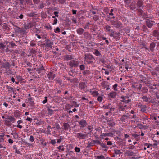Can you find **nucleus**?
Here are the masks:
<instances>
[{
    "label": "nucleus",
    "instance_id": "nucleus-19",
    "mask_svg": "<svg viewBox=\"0 0 159 159\" xmlns=\"http://www.w3.org/2000/svg\"><path fill=\"white\" fill-rule=\"evenodd\" d=\"M84 30L81 28H79L76 30L77 33L80 35H81L84 34Z\"/></svg>",
    "mask_w": 159,
    "mask_h": 159
},
{
    "label": "nucleus",
    "instance_id": "nucleus-62",
    "mask_svg": "<svg viewBox=\"0 0 159 159\" xmlns=\"http://www.w3.org/2000/svg\"><path fill=\"white\" fill-rule=\"evenodd\" d=\"M29 140L31 142H33L34 140V136L32 135L30 136Z\"/></svg>",
    "mask_w": 159,
    "mask_h": 159
},
{
    "label": "nucleus",
    "instance_id": "nucleus-41",
    "mask_svg": "<svg viewBox=\"0 0 159 159\" xmlns=\"http://www.w3.org/2000/svg\"><path fill=\"white\" fill-rule=\"evenodd\" d=\"M111 133H103L101 136H111L112 135Z\"/></svg>",
    "mask_w": 159,
    "mask_h": 159
},
{
    "label": "nucleus",
    "instance_id": "nucleus-60",
    "mask_svg": "<svg viewBox=\"0 0 159 159\" xmlns=\"http://www.w3.org/2000/svg\"><path fill=\"white\" fill-rule=\"evenodd\" d=\"M30 53L35 54L37 52V51L34 49H32L30 51Z\"/></svg>",
    "mask_w": 159,
    "mask_h": 159
},
{
    "label": "nucleus",
    "instance_id": "nucleus-55",
    "mask_svg": "<svg viewBox=\"0 0 159 159\" xmlns=\"http://www.w3.org/2000/svg\"><path fill=\"white\" fill-rule=\"evenodd\" d=\"M134 4L133 3L130 6V8H131V9H132V10L135 9L137 7H137V5H136L134 4Z\"/></svg>",
    "mask_w": 159,
    "mask_h": 159
},
{
    "label": "nucleus",
    "instance_id": "nucleus-53",
    "mask_svg": "<svg viewBox=\"0 0 159 159\" xmlns=\"http://www.w3.org/2000/svg\"><path fill=\"white\" fill-rule=\"evenodd\" d=\"M118 84H115L114 85H113L112 86L113 90L115 91V92H116V91H117V87L118 86Z\"/></svg>",
    "mask_w": 159,
    "mask_h": 159
},
{
    "label": "nucleus",
    "instance_id": "nucleus-9",
    "mask_svg": "<svg viewBox=\"0 0 159 159\" xmlns=\"http://www.w3.org/2000/svg\"><path fill=\"white\" fill-rule=\"evenodd\" d=\"M116 92L115 91H112L108 94V97L109 99L116 98Z\"/></svg>",
    "mask_w": 159,
    "mask_h": 159
},
{
    "label": "nucleus",
    "instance_id": "nucleus-48",
    "mask_svg": "<svg viewBox=\"0 0 159 159\" xmlns=\"http://www.w3.org/2000/svg\"><path fill=\"white\" fill-rule=\"evenodd\" d=\"M66 148L68 150L72 149L73 148V147L71 144H69L66 146Z\"/></svg>",
    "mask_w": 159,
    "mask_h": 159
},
{
    "label": "nucleus",
    "instance_id": "nucleus-3",
    "mask_svg": "<svg viewBox=\"0 0 159 159\" xmlns=\"http://www.w3.org/2000/svg\"><path fill=\"white\" fill-rule=\"evenodd\" d=\"M79 61L77 59H72L67 63V65L70 68L77 67L79 65Z\"/></svg>",
    "mask_w": 159,
    "mask_h": 159
},
{
    "label": "nucleus",
    "instance_id": "nucleus-51",
    "mask_svg": "<svg viewBox=\"0 0 159 159\" xmlns=\"http://www.w3.org/2000/svg\"><path fill=\"white\" fill-rule=\"evenodd\" d=\"M34 13L33 12H31L30 13H27V16L30 17H32L34 16Z\"/></svg>",
    "mask_w": 159,
    "mask_h": 159
},
{
    "label": "nucleus",
    "instance_id": "nucleus-29",
    "mask_svg": "<svg viewBox=\"0 0 159 159\" xmlns=\"http://www.w3.org/2000/svg\"><path fill=\"white\" fill-rule=\"evenodd\" d=\"M105 31L107 32H108L109 33H111V27L108 25H107L105 26Z\"/></svg>",
    "mask_w": 159,
    "mask_h": 159
},
{
    "label": "nucleus",
    "instance_id": "nucleus-10",
    "mask_svg": "<svg viewBox=\"0 0 159 159\" xmlns=\"http://www.w3.org/2000/svg\"><path fill=\"white\" fill-rule=\"evenodd\" d=\"M79 124L80 125V127L83 128L85 127L87 125V123L86 120H81L79 122Z\"/></svg>",
    "mask_w": 159,
    "mask_h": 159
},
{
    "label": "nucleus",
    "instance_id": "nucleus-8",
    "mask_svg": "<svg viewBox=\"0 0 159 159\" xmlns=\"http://www.w3.org/2000/svg\"><path fill=\"white\" fill-rule=\"evenodd\" d=\"M84 38L86 40H90L92 38L91 35L88 31L84 32L83 34Z\"/></svg>",
    "mask_w": 159,
    "mask_h": 159
},
{
    "label": "nucleus",
    "instance_id": "nucleus-52",
    "mask_svg": "<svg viewBox=\"0 0 159 159\" xmlns=\"http://www.w3.org/2000/svg\"><path fill=\"white\" fill-rule=\"evenodd\" d=\"M96 157V159H105V157L102 155L97 156Z\"/></svg>",
    "mask_w": 159,
    "mask_h": 159
},
{
    "label": "nucleus",
    "instance_id": "nucleus-28",
    "mask_svg": "<svg viewBox=\"0 0 159 159\" xmlns=\"http://www.w3.org/2000/svg\"><path fill=\"white\" fill-rule=\"evenodd\" d=\"M7 118V119L9 120L10 122H11L13 123H14L16 121L15 118L12 116H8Z\"/></svg>",
    "mask_w": 159,
    "mask_h": 159
},
{
    "label": "nucleus",
    "instance_id": "nucleus-23",
    "mask_svg": "<svg viewBox=\"0 0 159 159\" xmlns=\"http://www.w3.org/2000/svg\"><path fill=\"white\" fill-rule=\"evenodd\" d=\"M108 125L109 127H111L114 126L115 125V122L113 121H111L110 120H107Z\"/></svg>",
    "mask_w": 159,
    "mask_h": 159
},
{
    "label": "nucleus",
    "instance_id": "nucleus-20",
    "mask_svg": "<svg viewBox=\"0 0 159 159\" xmlns=\"http://www.w3.org/2000/svg\"><path fill=\"white\" fill-rule=\"evenodd\" d=\"M153 22L148 20H147L146 22V24L148 28H151L153 25Z\"/></svg>",
    "mask_w": 159,
    "mask_h": 159
},
{
    "label": "nucleus",
    "instance_id": "nucleus-22",
    "mask_svg": "<svg viewBox=\"0 0 159 159\" xmlns=\"http://www.w3.org/2000/svg\"><path fill=\"white\" fill-rule=\"evenodd\" d=\"M129 118L127 115H123L120 119V120L122 122H125Z\"/></svg>",
    "mask_w": 159,
    "mask_h": 159
},
{
    "label": "nucleus",
    "instance_id": "nucleus-2",
    "mask_svg": "<svg viewBox=\"0 0 159 159\" xmlns=\"http://www.w3.org/2000/svg\"><path fill=\"white\" fill-rule=\"evenodd\" d=\"M85 61L89 64H92L95 60L94 57L91 54H85L84 56Z\"/></svg>",
    "mask_w": 159,
    "mask_h": 159
},
{
    "label": "nucleus",
    "instance_id": "nucleus-7",
    "mask_svg": "<svg viewBox=\"0 0 159 159\" xmlns=\"http://www.w3.org/2000/svg\"><path fill=\"white\" fill-rule=\"evenodd\" d=\"M14 26H16L14 30L17 33H22L25 32V30L22 28H20L16 26V25H13Z\"/></svg>",
    "mask_w": 159,
    "mask_h": 159
},
{
    "label": "nucleus",
    "instance_id": "nucleus-18",
    "mask_svg": "<svg viewBox=\"0 0 159 159\" xmlns=\"http://www.w3.org/2000/svg\"><path fill=\"white\" fill-rule=\"evenodd\" d=\"M48 75L50 80H53L55 76V74H53L52 72H51L48 73Z\"/></svg>",
    "mask_w": 159,
    "mask_h": 159
},
{
    "label": "nucleus",
    "instance_id": "nucleus-15",
    "mask_svg": "<svg viewBox=\"0 0 159 159\" xmlns=\"http://www.w3.org/2000/svg\"><path fill=\"white\" fill-rule=\"evenodd\" d=\"M34 26V24L32 22H30L24 25V28L25 29H29L32 28Z\"/></svg>",
    "mask_w": 159,
    "mask_h": 159
},
{
    "label": "nucleus",
    "instance_id": "nucleus-43",
    "mask_svg": "<svg viewBox=\"0 0 159 159\" xmlns=\"http://www.w3.org/2000/svg\"><path fill=\"white\" fill-rule=\"evenodd\" d=\"M6 47V45L5 43H0V49H4Z\"/></svg>",
    "mask_w": 159,
    "mask_h": 159
},
{
    "label": "nucleus",
    "instance_id": "nucleus-21",
    "mask_svg": "<svg viewBox=\"0 0 159 159\" xmlns=\"http://www.w3.org/2000/svg\"><path fill=\"white\" fill-rule=\"evenodd\" d=\"M2 66L6 69H8L10 67V65L8 62H7L3 64Z\"/></svg>",
    "mask_w": 159,
    "mask_h": 159
},
{
    "label": "nucleus",
    "instance_id": "nucleus-57",
    "mask_svg": "<svg viewBox=\"0 0 159 159\" xmlns=\"http://www.w3.org/2000/svg\"><path fill=\"white\" fill-rule=\"evenodd\" d=\"M92 142L93 143H94V145L95 144H99L100 143V142L99 140H93L92 141Z\"/></svg>",
    "mask_w": 159,
    "mask_h": 159
},
{
    "label": "nucleus",
    "instance_id": "nucleus-11",
    "mask_svg": "<svg viewBox=\"0 0 159 159\" xmlns=\"http://www.w3.org/2000/svg\"><path fill=\"white\" fill-rule=\"evenodd\" d=\"M64 59L66 61L71 60L73 59V56L72 55L67 54L64 56Z\"/></svg>",
    "mask_w": 159,
    "mask_h": 159
},
{
    "label": "nucleus",
    "instance_id": "nucleus-59",
    "mask_svg": "<svg viewBox=\"0 0 159 159\" xmlns=\"http://www.w3.org/2000/svg\"><path fill=\"white\" fill-rule=\"evenodd\" d=\"M30 44L31 46H34L36 45V44L35 43V41L34 40L31 41Z\"/></svg>",
    "mask_w": 159,
    "mask_h": 159
},
{
    "label": "nucleus",
    "instance_id": "nucleus-27",
    "mask_svg": "<svg viewBox=\"0 0 159 159\" xmlns=\"http://www.w3.org/2000/svg\"><path fill=\"white\" fill-rule=\"evenodd\" d=\"M52 128H54L58 130H60L61 129L60 125L57 122H56L55 123L54 125H53V127H52Z\"/></svg>",
    "mask_w": 159,
    "mask_h": 159
},
{
    "label": "nucleus",
    "instance_id": "nucleus-14",
    "mask_svg": "<svg viewBox=\"0 0 159 159\" xmlns=\"http://www.w3.org/2000/svg\"><path fill=\"white\" fill-rule=\"evenodd\" d=\"M125 154L128 156H135V153L131 151L127 150L125 152Z\"/></svg>",
    "mask_w": 159,
    "mask_h": 159
},
{
    "label": "nucleus",
    "instance_id": "nucleus-47",
    "mask_svg": "<svg viewBox=\"0 0 159 159\" xmlns=\"http://www.w3.org/2000/svg\"><path fill=\"white\" fill-rule=\"evenodd\" d=\"M115 153L116 154H120L122 153V152L118 149H115L114 150Z\"/></svg>",
    "mask_w": 159,
    "mask_h": 159
},
{
    "label": "nucleus",
    "instance_id": "nucleus-46",
    "mask_svg": "<svg viewBox=\"0 0 159 159\" xmlns=\"http://www.w3.org/2000/svg\"><path fill=\"white\" fill-rule=\"evenodd\" d=\"M146 78L145 77H143L142 79L141 80H140V81L141 82H143L145 83V84H148V82H147L146 81Z\"/></svg>",
    "mask_w": 159,
    "mask_h": 159
},
{
    "label": "nucleus",
    "instance_id": "nucleus-56",
    "mask_svg": "<svg viewBox=\"0 0 159 159\" xmlns=\"http://www.w3.org/2000/svg\"><path fill=\"white\" fill-rule=\"evenodd\" d=\"M80 70H84L85 68V66L84 65H81L80 66Z\"/></svg>",
    "mask_w": 159,
    "mask_h": 159
},
{
    "label": "nucleus",
    "instance_id": "nucleus-13",
    "mask_svg": "<svg viewBox=\"0 0 159 159\" xmlns=\"http://www.w3.org/2000/svg\"><path fill=\"white\" fill-rule=\"evenodd\" d=\"M26 103H29L30 105L33 106L34 104V98L30 97L28 99L27 101L25 102Z\"/></svg>",
    "mask_w": 159,
    "mask_h": 159
},
{
    "label": "nucleus",
    "instance_id": "nucleus-16",
    "mask_svg": "<svg viewBox=\"0 0 159 159\" xmlns=\"http://www.w3.org/2000/svg\"><path fill=\"white\" fill-rule=\"evenodd\" d=\"M109 83L106 81H103L101 83V85L104 87V88H106L107 87H109Z\"/></svg>",
    "mask_w": 159,
    "mask_h": 159
},
{
    "label": "nucleus",
    "instance_id": "nucleus-50",
    "mask_svg": "<svg viewBox=\"0 0 159 159\" xmlns=\"http://www.w3.org/2000/svg\"><path fill=\"white\" fill-rule=\"evenodd\" d=\"M126 148L129 149H135V147L133 145L130 144Z\"/></svg>",
    "mask_w": 159,
    "mask_h": 159
},
{
    "label": "nucleus",
    "instance_id": "nucleus-39",
    "mask_svg": "<svg viewBox=\"0 0 159 159\" xmlns=\"http://www.w3.org/2000/svg\"><path fill=\"white\" fill-rule=\"evenodd\" d=\"M147 107L145 105H143V107L141 109V111L143 112H146Z\"/></svg>",
    "mask_w": 159,
    "mask_h": 159
},
{
    "label": "nucleus",
    "instance_id": "nucleus-63",
    "mask_svg": "<svg viewBox=\"0 0 159 159\" xmlns=\"http://www.w3.org/2000/svg\"><path fill=\"white\" fill-rule=\"evenodd\" d=\"M75 151L77 152H79L80 151V149L79 148L77 147L75 148Z\"/></svg>",
    "mask_w": 159,
    "mask_h": 159
},
{
    "label": "nucleus",
    "instance_id": "nucleus-31",
    "mask_svg": "<svg viewBox=\"0 0 159 159\" xmlns=\"http://www.w3.org/2000/svg\"><path fill=\"white\" fill-rule=\"evenodd\" d=\"M47 130L46 131V133L49 135H51V129H52V128L49 125L47 127Z\"/></svg>",
    "mask_w": 159,
    "mask_h": 159
},
{
    "label": "nucleus",
    "instance_id": "nucleus-40",
    "mask_svg": "<svg viewBox=\"0 0 159 159\" xmlns=\"http://www.w3.org/2000/svg\"><path fill=\"white\" fill-rule=\"evenodd\" d=\"M141 45L146 50L149 51V48L146 47V43L143 42L141 43Z\"/></svg>",
    "mask_w": 159,
    "mask_h": 159
},
{
    "label": "nucleus",
    "instance_id": "nucleus-44",
    "mask_svg": "<svg viewBox=\"0 0 159 159\" xmlns=\"http://www.w3.org/2000/svg\"><path fill=\"white\" fill-rule=\"evenodd\" d=\"M5 135L4 133H2V134L0 135V141L2 142L4 140V139H3V137Z\"/></svg>",
    "mask_w": 159,
    "mask_h": 159
},
{
    "label": "nucleus",
    "instance_id": "nucleus-64",
    "mask_svg": "<svg viewBox=\"0 0 159 159\" xmlns=\"http://www.w3.org/2000/svg\"><path fill=\"white\" fill-rule=\"evenodd\" d=\"M6 88L8 89V91H12L13 90V88L12 87L9 86H6Z\"/></svg>",
    "mask_w": 159,
    "mask_h": 159
},
{
    "label": "nucleus",
    "instance_id": "nucleus-12",
    "mask_svg": "<svg viewBox=\"0 0 159 159\" xmlns=\"http://www.w3.org/2000/svg\"><path fill=\"white\" fill-rule=\"evenodd\" d=\"M156 44L154 42H152L150 45L149 51H150L152 52H153L154 51V48L155 47Z\"/></svg>",
    "mask_w": 159,
    "mask_h": 159
},
{
    "label": "nucleus",
    "instance_id": "nucleus-35",
    "mask_svg": "<svg viewBox=\"0 0 159 159\" xmlns=\"http://www.w3.org/2000/svg\"><path fill=\"white\" fill-rule=\"evenodd\" d=\"M57 148L59 149V151L60 152V151H64L65 150V148L64 147V146L62 145H60L57 147Z\"/></svg>",
    "mask_w": 159,
    "mask_h": 159
},
{
    "label": "nucleus",
    "instance_id": "nucleus-45",
    "mask_svg": "<svg viewBox=\"0 0 159 159\" xmlns=\"http://www.w3.org/2000/svg\"><path fill=\"white\" fill-rule=\"evenodd\" d=\"M93 18L94 20L96 21L99 20L100 17L98 16L95 15L93 16Z\"/></svg>",
    "mask_w": 159,
    "mask_h": 159
},
{
    "label": "nucleus",
    "instance_id": "nucleus-6",
    "mask_svg": "<svg viewBox=\"0 0 159 159\" xmlns=\"http://www.w3.org/2000/svg\"><path fill=\"white\" fill-rule=\"evenodd\" d=\"M53 44V42L49 40H47L46 42L45 43L44 45L47 48H52V45Z\"/></svg>",
    "mask_w": 159,
    "mask_h": 159
},
{
    "label": "nucleus",
    "instance_id": "nucleus-54",
    "mask_svg": "<svg viewBox=\"0 0 159 159\" xmlns=\"http://www.w3.org/2000/svg\"><path fill=\"white\" fill-rule=\"evenodd\" d=\"M24 17V16L22 14H20V16L17 15L16 16V19H22Z\"/></svg>",
    "mask_w": 159,
    "mask_h": 159
},
{
    "label": "nucleus",
    "instance_id": "nucleus-58",
    "mask_svg": "<svg viewBox=\"0 0 159 159\" xmlns=\"http://www.w3.org/2000/svg\"><path fill=\"white\" fill-rule=\"evenodd\" d=\"M90 72L89 70H86L83 72L84 75H88L90 74Z\"/></svg>",
    "mask_w": 159,
    "mask_h": 159
},
{
    "label": "nucleus",
    "instance_id": "nucleus-26",
    "mask_svg": "<svg viewBox=\"0 0 159 159\" xmlns=\"http://www.w3.org/2000/svg\"><path fill=\"white\" fill-rule=\"evenodd\" d=\"M122 23L118 21H117L116 23L113 25V26L116 28H119L122 25Z\"/></svg>",
    "mask_w": 159,
    "mask_h": 159
},
{
    "label": "nucleus",
    "instance_id": "nucleus-36",
    "mask_svg": "<svg viewBox=\"0 0 159 159\" xmlns=\"http://www.w3.org/2000/svg\"><path fill=\"white\" fill-rule=\"evenodd\" d=\"M99 144L102 147L105 148L104 149L105 151H106L107 150V147L105 144H104L103 143H100Z\"/></svg>",
    "mask_w": 159,
    "mask_h": 159
},
{
    "label": "nucleus",
    "instance_id": "nucleus-5",
    "mask_svg": "<svg viewBox=\"0 0 159 159\" xmlns=\"http://www.w3.org/2000/svg\"><path fill=\"white\" fill-rule=\"evenodd\" d=\"M76 136L79 139H84L86 138L87 135L84 134L80 132L76 134Z\"/></svg>",
    "mask_w": 159,
    "mask_h": 159
},
{
    "label": "nucleus",
    "instance_id": "nucleus-1",
    "mask_svg": "<svg viewBox=\"0 0 159 159\" xmlns=\"http://www.w3.org/2000/svg\"><path fill=\"white\" fill-rule=\"evenodd\" d=\"M129 97L127 96H121L122 99L121 102L120 103L119 110L120 111H125V109L130 107L131 105L129 103L131 100L129 99Z\"/></svg>",
    "mask_w": 159,
    "mask_h": 159
},
{
    "label": "nucleus",
    "instance_id": "nucleus-42",
    "mask_svg": "<svg viewBox=\"0 0 159 159\" xmlns=\"http://www.w3.org/2000/svg\"><path fill=\"white\" fill-rule=\"evenodd\" d=\"M159 34V32L157 30H155L153 31V35L155 37H157Z\"/></svg>",
    "mask_w": 159,
    "mask_h": 159
},
{
    "label": "nucleus",
    "instance_id": "nucleus-30",
    "mask_svg": "<svg viewBox=\"0 0 159 159\" xmlns=\"http://www.w3.org/2000/svg\"><path fill=\"white\" fill-rule=\"evenodd\" d=\"M64 139V136H60L58 137V138L57 139V143H60L62 142Z\"/></svg>",
    "mask_w": 159,
    "mask_h": 159
},
{
    "label": "nucleus",
    "instance_id": "nucleus-38",
    "mask_svg": "<svg viewBox=\"0 0 159 159\" xmlns=\"http://www.w3.org/2000/svg\"><path fill=\"white\" fill-rule=\"evenodd\" d=\"M94 50V54L96 56H98L101 55V54L97 49H95Z\"/></svg>",
    "mask_w": 159,
    "mask_h": 159
},
{
    "label": "nucleus",
    "instance_id": "nucleus-49",
    "mask_svg": "<svg viewBox=\"0 0 159 159\" xmlns=\"http://www.w3.org/2000/svg\"><path fill=\"white\" fill-rule=\"evenodd\" d=\"M55 81L59 84H61L62 82V80L59 78H57L55 79Z\"/></svg>",
    "mask_w": 159,
    "mask_h": 159
},
{
    "label": "nucleus",
    "instance_id": "nucleus-24",
    "mask_svg": "<svg viewBox=\"0 0 159 159\" xmlns=\"http://www.w3.org/2000/svg\"><path fill=\"white\" fill-rule=\"evenodd\" d=\"M142 99L143 100V101L146 102H149L150 99V98L149 97H147L145 96H143L142 97Z\"/></svg>",
    "mask_w": 159,
    "mask_h": 159
},
{
    "label": "nucleus",
    "instance_id": "nucleus-33",
    "mask_svg": "<svg viewBox=\"0 0 159 159\" xmlns=\"http://www.w3.org/2000/svg\"><path fill=\"white\" fill-rule=\"evenodd\" d=\"M63 126L64 127V129L65 130H68L69 128L70 127V125L68 123H64Z\"/></svg>",
    "mask_w": 159,
    "mask_h": 159
},
{
    "label": "nucleus",
    "instance_id": "nucleus-61",
    "mask_svg": "<svg viewBox=\"0 0 159 159\" xmlns=\"http://www.w3.org/2000/svg\"><path fill=\"white\" fill-rule=\"evenodd\" d=\"M20 2V4L22 5H25L26 3L27 2H26V1H25L24 0H19Z\"/></svg>",
    "mask_w": 159,
    "mask_h": 159
},
{
    "label": "nucleus",
    "instance_id": "nucleus-32",
    "mask_svg": "<svg viewBox=\"0 0 159 159\" xmlns=\"http://www.w3.org/2000/svg\"><path fill=\"white\" fill-rule=\"evenodd\" d=\"M5 124L7 126H10L11 125V123H10L9 120L7 119V118L5 119V120H4Z\"/></svg>",
    "mask_w": 159,
    "mask_h": 159
},
{
    "label": "nucleus",
    "instance_id": "nucleus-34",
    "mask_svg": "<svg viewBox=\"0 0 159 159\" xmlns=\"http://www.w3.org/2000/svg\"><path fill=\"white\" fill-rule=\"evenodd\" d=\"M143 3V2L141 0H138L137 2V7H141Z\"/></svg>",
    "mask_w": 159,
    "mask_h": 159
},
{
    "label": "nucleus",
    "instance_id": "nucleus-37",
    "mask_svg": "<svg viewBox=\"0 0 159 159\" xmlns=\"http://www.w3.org/2000/svg\"><path fill=\"white\" fill-rule=\"evenodd\" d=\"M47 110L49 114L51 115L53 114L54 111L50 109L49 107H48ZM56 111V110H54L55 111Z\"/></svg>",
    "mask_w": 159,
    "mask_h": 159
},
{
    "label": "nucleus",
    "instance_id": "nucleus-25",
    "mask_svg": "<svg viewBox=\"0 0 159 159\" xmlns=\"http://www.w3.org/2000/svg\"><path fill=\"white\" fill-rule=\"evenodd\" d=\"M90 93H91L92 95L94 97H96L99 95V93L97 91H92L91 89L89 91Z\"/></svg>",
    "mask_w": 159,
    "mask_h": 159
},
{
    "label": "nucleus",
    "instance_id": "nucleus-17",
    "mask_svg": "<svg viewBox=\"0 0 159 159\" xmlns=\"http://www.w3.org/2000/svg\"><path fill=\"white\" fill-rule=\"evenodd\" d=\"M86 87H87V86L86 83L84 82H81L79 84V88L81 89H84Z\"/></svg>",
    "mask_w": 159,
    "mask_h": 159
},
{
    "label": "nucleus",
    "instance_id": "nucleus-4",
    "mask_svg": "<svg viewBox=\"0 0 159 159\" xmlns=\"http://www.w3.org/2000/svg\"><path fill=\"white\" fill-rule=\"evenodd\" d=\"M109 35L110 37H113L114 39L117 40H119L120 38V33L115 32L113 30H111V33H109Z\"/></svg>",
    "mask_w": 159,
    "mask_h": 159
}]
</instances>
